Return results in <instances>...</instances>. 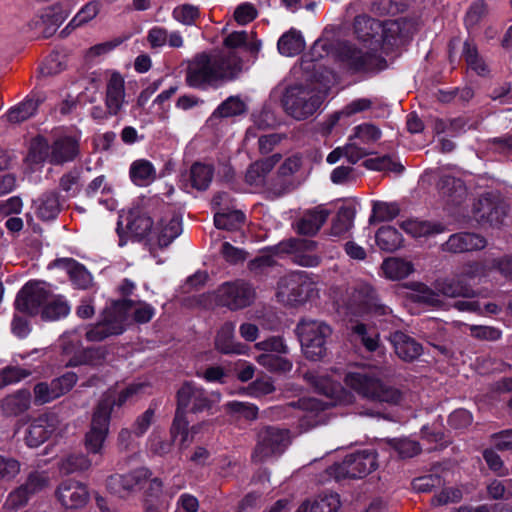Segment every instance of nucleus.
<instances>
[{
  "label": "nucleus",
  "mask_w": 512,
  "mask_h": 512,
  "mask_svg": "<svg viewBox=\"0 0 512 512\" xmlns=\"http://www.w3.org/2000/svg\"><path fill=\"white\" fill-rule=\"evenodd\" d=\"M486 13V4L483 0L473 2L464 17V26L468 33L472 32L481 22Z\"/></svg>",
  "instance_id": "nucleus-57"
},
{
  "label": "nucleus",
  "mask_w": 512,
  "mask_h": 512,
  "mask_svg": "<svg viewBox=\"0 0 512 512\" xmlns=\"http://www.w3.org/2000/svg\"><path fill=\"white\" fill-rule=\"evenodd\" d=\"M340 506V497L337 493H325L313 501L309 512H337Z\"/></svg>",
  "instance_id": "nucleus-55"
},
{
  "label": "nucleus",
  "mask_w": 512,
  "mask_h": 512,
  "mask_svg": "<svg viewBox=\"0 0 512 512\" xmlns=\"http://www.w3.org/2000/svg\"><path fill=\"white\" fill-rule=\"evenodd\" d=\"M329 217V211L320 207L304 213L296 222V232L299 235L314 236L318 233Z\"/></svg>",
  "instance_id": "nucleus-29"
},
{
  "label": "nucleus",
  "mask_w": 512,
  "mask_h": 512,
  "mask_svg": "<svg viewBox=\"0 0 512 512\" xmlns=\"http://www.w3.org/2000/svg\"><path fill=\"white\" fill-rule=\"evenodd\" d=\"M36 215L42 221H51L58 217L61 211L60 196L57 191L43 193L34 201Z\"/></svg>",
  "instance_id": "nucleus-32"
},
{
  "label": "nucleus",
  "mask_w": 512,
  "mask_h": 512,
  "mask_svg": "<svg viewBox=\"0 0 512 512\" xmlns=\"http://www.w3.org/2000/svg\"><path fill=\"white\" fill-rule=\"evenodd\" d=\"M153 219L139 210H132L127 216L126 228L132 241L141 242L148 238L153 230Z\"/></svg>",
  "instance_id": "nucleus-28"
},
{
  "label": "nucleus",
  "mask_w": 512,
  "mask_h": 512,
  "mask_svg": "<svg viewBox=\"0 0 512 512\" xmlns=\"http://www.w3.org/2000/svg\"><path fill=\"white\" fill-rule=\"evenodd\" d=\"M487 240L480 234L473 232H458L451 234L446 242L441 245L444 252L454 254L482 250L486 247Z\"/></svg>",
  "instance_id": "nucleus-18"
},
{
  "label": "nucleus",
  "mask_w": 512,
  "mask_h": 512,
  "mask_svg": "<svg viewBox=\"0 0 512 512\" xmlns=\"http://www.w3.org/2000/svg\"><path fill=\"white\" fill-rule=\"evenodd\" d=\"M46 100V95L43 91L32 90L23 101L11 107L6 117L8 122L13 124L22 123L33 117L39 106Z\"/></svg>",
  "instance_id": "nucleus-20"
},
{
  "label": "nucleus",
  "mask_w": 512,
  "mask_h": 512,
  "mask_svg": "<svg viewBox=\"0 0 512 512\" xmlns=\"http://www.w3.org/2000/svg\"><path fill=\"white\" fill-rule=\"evenodd\" d=\"M189 421L187 414L176 408L174 419L170 428V434L173 442L179 440V445L183 446L188 438Z\"/></svg>",
  "instance_id": "nucleus-51"
},
{
  "label": "nucleus",
  "mask_w": 512,
  "mask_h": 512,
  "mask_svg": "<svg viewBox=\"0 0 512 512\" xmlns=\"http://www.w3.org/2000/svg\"><path fill=\"white\" fill-rule=\"evenodd\" d=\"M355 292L365 313L374 317H385L392 313L391 308L381 302L377 290L372 285L360 284Z\"/></svg>",
  "instance_id": "nucleus-22"
},
{
  "label": "nucleus",
  "mask_w": 512,
  "mask_h": 512,
  "mask_svg": "<svg viewBox=\"0 0 512 512\" xmlns=\"http://www.w3.org/2000/svg\"><path fill=\"white\" fill-rule=\"evenodd\" d=\"M51 144L43 136L35 137L30 145L29 156L34 162L40 163L48 160L50 163Z\"/></svg>",
  "instance_id": "nucleus-60"
},
{
  "label": "nucleus",
  "mask_w": 512,
  "mask_h": 512,
  "mask_svg": "<svg viewBox=\"0 0 512 512\" xmlns=\"http://www.w3.org/2000/svg\"><path fill=\"white\" fill-rule=\"evenodd\" d=\"M80 178L81 169L76 167L61 176L59 187L66 193L67 197L74 198L79 194L81 190Z\"/></svg>",
  "instance_id": "nucleus-52"
},
{
  "label": "nucleus",
  "mask_w": 512,
  "mask_h": 512,
  "mask_svg": "<svg viewBox=\"0 0 512 512\" xmlns=\"http://www.w3.org/2000/svg\"><path fill=\"white\" fill-rule=\"evenodd\" d=\"M393 23L382 22L367 14L357 15L353 20V33L358 41L383 48L396 42Z\"/></svg>",
  "instance_id": "nucleus-7"
},
{
  "label": "nucleus",
  "mask_w": 512,
  "mask_h": 512,
  "mask_svg": "<svg viewBox=\"0 0 512 512\" xmlns=\"http://www.w3.org/2000/svg\"><path fill=\"white\" fill-rule=\"evenodd\" d=\"M382 269L385 276L391 280H402L414 271L412 263L401 258L385 259Z\"/></svg>",
  "instance_id": "nucleus-42"
},
{
  "label": "nucleus",
  "mask_w": 512,
  "mask_h": 512,
  "mask_svg": "<svg viewBox=\"0 0 512 512\" xmlns=\"http://www.w3.org/2000/svg\"><path fill=\"white\" fill-rule=\"evenodd\" d=\"M71 311V306L65 296L53 294L49 296V300L45 303L40 314V318L44 322L58 321L66 318Z\"/></svg>",
  "instance_id": "nucleus-34"
},
{
  "label": "nucleus",
  "mask_w": 512,
  "mask_h": 512,
  "mask_svg": "<svg viewBox=\"0 0 512 512\" xmlns=\"http://www.w3.org/2000/svg\"><path fill=\"white\" fill-rule=\"evenodd\" d=\"M214 166L202 162H194L186 174L192 188L205 191L209 188L214 177ZM185 177V175H182Z\"/></svg>",
  "instance_id": "nucleus-33"
},
{
  "label": "nucleus",
  "mask_w": 512,
  "mask_h": 512,
  "mask_svg": "<svg viewBox=\"0 0 512 512\" xmlns=\"http://www.w3.org/2000/svg\"><path fill=\"white\" fill-rule=\"evenodd\" d=\"M31 406V393L28 389L22 388L5 396L0 401V409L5 417H17Z\"/></svg>",
  "instance_id": "nucleus-27"
},
{
  "label": "nucleus",
  "mask_w": 512,
  "mask_h": 512,
  "mask_svg": "<svg viewBox=\"0 0 512 512\" xmlns=\"http://www.w3.org/2000/svg\"><path fill=\"white\" fill-rule=\"evenodd\" d=\"M257 361L271 372L286 373L293 367L290 360L278 354L264 353L258 356Z\"/></svg>",
  "instance_id": "nucleus-50"
},
{
  "label": "nucleus",
  "mask_w": 512,
  "mask_h": 512,
  "mask_svg": "<svg viewBox=\"0 0 512 512\" xmlns=\"http://www.w3.org/2000/svg\"><path fill=\"white\" fill-rule=\"evenodd\" d=\"M401 227L415 238H430L448 231L445 223L431 220H407Z\"/></svg>",
  "instance_id": "nucleus-30"
},
{
  "label": "nucleus",
  "mask_w": 512,
  "mask_h": 512,
  "mask_svg": "<svg viewBox=\"0 0 512 512\" xmlns=\"http://www.w3.org/2000/svg\"><path fill=\"white\" fill-rule=\"evenodd\" d=\"M431 325L433 328H436V334H428L426 335L427 342L434 347L441 355L445 357L452 356V350L445 344H442V341L445 340L447 331L442 324L436 321H432Z\"/></svg>",
  "instance_id": "nucleus-58"
},
{
  "label": "nucleus",
  "mask_w": 512,
  "mask_h": 512,
  "mask_svg": "<svg viewBox=\"0 0 512 512\" xmlns=\"http://www.w3.org/2000/svg\"><path fill=\"white\" fill-rule=\"evenodd\" d=\"M242 66V59L233 51L217 56L199 52L187 63L185 84L200 91L216 90L226 81L236 79Z\"/></svg>",
  "instance_id": "nucleus-1"
},
{
  "label": "nucleus",
  "mask_w": 512,
  "mask_h": 512,
  "mask_svg": "<svg viewBox=\"0 0 512 512\" xmlns=\"http://www.w3.org/2000/svg\"><path fill=\"white\" fill-rule=\"evenodd\" d=\"M345 384L360 396L375 402L397 405L402 401V392L373 373L350 372L345 376Z\"/></svg>",
  "instance_id": "nucleus-3"
},
{
  "label": "nucleus",
  "mask_w": 512,
  "mask_h": 512,
  "mask_svg": "<svg viewBox=\"0 0 512 512\" xmlns=\"http://www.w3.org/2000/svg\"><path fill=\"white\" fill-rule=\"evenodd\" d=\"M444 479L438 474H427L415 478L412 481V487L416 492L429 493L435 488H440L444 485Z\"/></svg>",
  "instance_id": "nucleus-62"
},
{
  "label": "nucleus",
  "mask_w": 512,
  "mask_h": 512,
  "mask_svg": "<svg viewBox=\"0 0 512 512\" xmlns=\"http://www.w3.org/2000/svg\"><path fill=\"white\" fill-rule=\"evenodd\" d=\"M129 174L135 185L146 186L155 179L156 170L149 160L139 159L131 164Z\"/></svg>",
  "instance_id": "nucleus-41"
},
{
  "label": "nucleus",
  "mask_w": 512,
  "mask_h": 512,
  "mask_svg": "<svg viewBox=\"0 0 512 512\" xmlns=\"http://www.w3.org/2000/svg\"><path fill=\"white\" fill-rule=\"evenodd\" d=\"M377 246L385 252L392 253L403 244L402 233L393 226H382L375 235Z\"/></svg>",
  "instance_id": "nucleus-38"
},
{
  "label": "nucleus",
  "mask_w": 512,
  "mask_h": 512,
  "mask_svg": "<svg viewBox=\"0 0 512 512\" xmlns=\"http://www.w3.org/2000/svg\"><path fill=\"white\" fill-rule=\"evenodd\" d=\"M34 393V404L35 405H44L50 403L60 396L54 388V384L51 381L47 382H38L35 384L33 388Z\"/></svg>",
  "instance_id": "nucleus-59"
},
{
  "label": "nucleus",
  "mask_w": 512,
  "mask_h": 512,
  "mask_svg": "<svg viewBox=\"0 0 512 512\" xmlns=\"http://www.w3.org/2000/svg\"><path fill=\"white\" fill-rule=\"evenodd\" d=\"M372 106V101L368 98H358L348 103L344 108L331 116V126L335 125L341 116L350 117L354 114L366 111Z\"/></svg>",
  "instance_id": "nucleus-56"
},
{
  "label": "nucleus",
  "mask_w": 512,
  "mask_h": 512,
  "mask_svg": "<svg viewBox=\"0 0 512 512\" xmlns=\"http://www.w3.org/2000/svg\"><path fill=\"white\" fill-rule=\"evenodd\" d=\"M277 48L283 56H296L304 50L305 41L300 31L291 28L279 38Z\"/></svg>",
  "instance_id": "nucleus-36"
},
{
  "label": "nucleus",
  "mask_w": 512,
  "mask_h": 512,
  "mask_svg": "<svg viewBox=\"0 0 512 512\" xmlns=\"http://www.w3.org/2000/svg\"><path fill=\"white\" fill-rule=\"evenodd\" d=\"M29 375L28 370L19 366H6L0 370V389L18 383Z\"/></svg>",
  "instance_id": "nucleus-63"
},
{
  "label": "nucleus",
  "mask_w": 512,
  "mask_h": 512,
  "mask_svg": "<svg viewBox=\"0 0 512 512\" xmlns=\"http://www.w3.org/2000/svg\"><path fill=\"white\" fill-rule=\"evenodd\" d=\"M55 431L54 424L47 417L40 416L34 419L25 433V441L29 447L36 448L47 441Z\"/></svg>",
  "instance_id": "nucleus-31"
},
{
  "label": "nucleus",
  "mask_w": 512,
  "mask_h": 512,
  "mask_svg": "<svg viewBox=\"0 0 512 512\" xmlns=\"http://www.w3.org/2000/svg\"><path fill=\"white\" fill-rule=\"evenodd\" d=\"M30 316L20 312H14L11 321V332L18 339H25L32 331Z\"/></svg>",
  "instance_id": "nucleus-64"
},
{
  "label": "nucleus",
  "mask_w": 512,
  "mask_h": 512,
  "mask_svg": "<svg viewBox=\"0 0 512 512\" xmlns=\"http://www.w3.org/2000/svg\"><path fill=\"white\" fill-rule=\"evenodd\" d=\"M108 354V349L105 346L88 347L85 348L79 355L72 357L67 367H76L82 364L96 365L103 362Z\"/></svg>",
  "instance_id": "nucleus-43"
},
{
  "label": "nucleus",
  "mask_w": 512,
  "mask_h": 512,
  "mask_svg": "<svg viewBox=\"0 0 512 512\" xmlns=\"http://www.w3.org/2000/svg\"><path fill=\"white\" fill-rule=\"evenodd\" d=\"M55 494L66 509L83 508L90 499L87 485L74 479L63 480L58 485Z\"/></svg>",
  "instance_id": "nucleus-14"
},
{
  "label": "nucleus",
  "mask_w": 512,
  "mask_h": 512,
  "mask_svg": "<svg viewBox=\"0 0 512 512\" xmlns=\"http://www.w3.org/2000/svg\"><path fill=\"white\" fill-rule=\"evenodd\" d=\"M80 136L61 134L51 143L50 164L62 166L75 161L80 156Z\"/></svg>",
  "instance_id": "nucleus-15"
},
{
  "label": "nucleus",
  "mask_w": 512,
  "mask_h": 512,
  "mask_svg": "<svg viewBox=\"0 0 512 512\" xmlns=\"http://www.w3.org/2000/svg\"><path fill=\"white\" fill-rule=\"evenodd\" d=\"M123 317L117 316L113 311H104L103 319L86 331L88 341L99 342L109 336H118L125 332Z\"/></svg>",
  "instance_id": "nucleus-19"
},
{
  "label": "nucleus",
  "mask_w": 512,
  "mask_h": 512,
  "mask_svg": "<svg viewBox=\"0 0 512 512\" xmlns=\"http://www.w3.org/2000/svg\"><path fill=\"white\" fill-rule=\"evenodd\" d=\"M390 341L397 356L406 362L416 360L423 353L422 345L403 331L392 333Z\"/></svg>",
  "instance_id": "nucleus-23"
},
{
  "label": "nucleus",
  "mask_w": 512,
  "mask_h": 512,
  "mask_svg": "<svg viewBox=\"0 0 512 512\" xmlns=\"http://www.w3.org/2000/svg\"><path fill=\"white\" fill-rule=\"evenodd\" d=\"M247 111V105L239 96H229L212 113L214 118L239 116Z\"/></svg>",
  "instance_id": "nucleus-47"
},
{
  "label": "nucleus",
  "mask_w": 512,
  "mask_h": 512,
  "mask_svg": "<svg viewBox=\"0 0 512 512\" xmlns=\"http://www.w3.org/2000/svg\"><path fill=\"white\" fill-rule=\"evenodd\" d=\"M91 466V461L84 454H70L63 458L60 464V472L72 474L82 472Z\"/></svg>",
  "instance_id": "nucleus-53"
},
{
  "label": "nucleus",
  "mask_w": 512,
  "mask_h": 512,
  "mask_svg": "<svg viewBox=\"0 0 512 512\" xmlns=\"http://www.w3.org/2000/svg\"><path fill=\"white\" fill-rule=\"evenodd\" d=\"M377 452L375 449H364L347 455L341 463H334L326 469L329 477L339 481L350 478H363L376 470Z\"/></svg>",
  "instance_id": "nucleus-6"
},
{
  "label": "nucleus",
  "mask_w": 512,
  "mask_h": 512,
  "mask_svg": "<svg viewBox=\"0 0 512 512\" xmlns=\"http://www.w3.org/2000/svg\"><path fill=\"white\" fill-rule=\"evenodd\" d=\"M214 225L217 229L235 231L244 225L246 215L241 210H229L216 212L214 214Z\"/></svg>",
  "instance_id": "nucleus-40"
},
{
  "label": "nucleus",
  "mask_w": 512,
  "mask_h": 512,
  "mask_svg": "<svg viewBox=\"0 0 512 512\" xmlns=\"http://www.w3.org/2000/svg\"><path fill=\"white\" fill-rule=\"evenodd\" d=\"M438 189L443 197L453 205H459L466 197V187L464 182L454 176L445 175L438 182Z\"/></svg>",
  "instance_id": "nucleus-35"
},
{
  "label": "nucleus",
  "mask_w": 512,
  "mask_h": 512,
  "mask_svg": "<svg viewBox=\"0 0 512 512\" xmlns=\"http://www.w3.org/2000/svg\"><path fill=\"white\" fill-rule=\"evenodd\" d=\"M111 418L94 407L89 430L85 434V448L89 453L100 454L108 437Z\"/></svg>",
  "instance_id": "nucleus-16"
},
{
  "label": "nucleus",
  "mask_w": 512,
  "mask_h": 512,
  "mask_svg": "<svg viewBox=\"0 0 512 512\" xmlns=\"http://www.w3.org/2000/svg\"><path fill=\"white\" fill-rule=\"evenodd\" d=\"M474 277L475 273L473 266L470 265L468 268H465L459 275L439 283L438 289L441 294L446 297L470 298L474 296V290L468 280H471Z\"/></svg>",
  "instance_id": "nucleus-21"
},
{
  "label": "nucleus",
  "mask_w": 512,
  "mask_h": 512,
  "mask_svg": "<svg viewBox=\"0 0 512 512\" xmlns=\"http://www.w3.org/2000/svg\"><path fill=\"white\" fill-rule=\"evenodd\" d=\"M68 274L72 283L79 289H87L92 281V276L86 267L72 258L65 259Z\"/></svg>",
  "instance_id": "nucleus-49"
},
{
  "label": "nucleus",
  "mask_w": 512,
  "mask_h": 512,
  "mask_svg": "<svg viewBox=\"0 0 512 512\" xmlns=\"http://www.w3.org/2000/svg\"><path fill=\"white\" fill-rule=\"evenodd\" d=\"M322 103V97L303 84L286 87L281 97L284 111L296 120L308 119L320 108Z\"/></svg>",
  "instance_id": "nucleus-5"
},
{
  "label": "nucleus",
  "mask_w": 512,
  "mask_h": 512,
  "mask_svg": "<svg viewBox=\"0 0 512 512\" xmlns=\"http://www.w3.org/2000/svg\"><path fill=\"white\" fill-rule=\"evenodd\" d=\"M140 484L138 472L113 474L106 479L107 491L119 498H127Z\"/></svg>",
  "instance_id": "nucleus-26"
},
{
  "label": "nucleus",
  "mask_w": 512,
  "mask_h": 512,
  "mask_svg": "<svg viewBox=\"0 0 512 512\" xmlns=\"http://www.w3.org/2000/svg\"><path fill=\"white\" fill-rule=\"evenodd\" d=\"M253 295L251 286L244 281L226 282L218 289L219 303L230 310L249 306Z\"/></svg>",
  "instance_id": "nucleus-13"
},
{
  "label": "nucleus",
  "mask_w": 512,
  "mask_h": 512,
  "mask_svg": "<svg viewBox=\"0 0 512 512\" xmlns=\"http://www.w3.org/2000/svg\"><path fill=\"white\" fill-rule=\"evenodd\" d=\"M386 445L392 449L401 459L412 458L421 452V446L418 441L407 437L390 438L385 440Z\"/></svg>",
  "instance_id": "nucleus-46"
},
{
  "label": "nucleus",
  "mask_w": 512,
  "mask_h": 512,
  "mask_svg": "<svg viewBox=\"0 0 512 512\" xmlns=\"http://www.w3.org/2000/svg\"><path fill=\"white\" fill-rule=\"evenodd\" d=\"M124 78L119 72H113L106 85L105 106L111 115H118L125 99Z\"/></svg>",
  "instance_id": "nucleus-25"
},
{
  "label": "nucleus",
  "mask_w": 512,
  "mask_h": 512,
  "mask_svg": "<svg viewBox=\"0 0 512 512\" xmlns=\"http://www.w3.org/2000/svg\"><path fill=\"white\" fill-rule=\"evenodd\" d=\"M142 388L141 384H130L119 393H105L97 402L95 408L111 418L115 407H122L126 402L136 395Z\"/></svg>",
  "instance_id": "nucleus-24"
},
{
  "label": "nucleus",
  "mask_w": 512,
  "mask_h": 512,
  "mask_svg": "<svg viewBox=\"0 0 512 512\" xmlns=\"http://www.w3.org/2000/svg\"><path fill=\"white\" fill-rule=\"evenodd\" d=\"M355 209L350 206H342L332 220L331 235L340 237L346 234L353 226Z\"/></svg>",
  "instance_id": "nucleus-44"
},
{
  "label": "nucleus",
  "mask_w": 512,
  "mask_h": 512,
  "mask_svg": "<svg viewBox=\"0 0 512 512\" xmlns=\"http://www.w3.org/2000/svg\"><path fill=\"white\" fill-rule=\"evenodd\" d=\"M381 48L370 46L359 47L350 41L340 42L335 50V59L339 66L350 75H374L388 66L385 57L379 53Z\"/></svg>",
  "instance_id": "nucleus-2"
},
{
  "label": "nucleus",
  "mask_w": 512,
  "mask_h": 512,
  "mask_svg": "<svg viewBox=\"0 0 512 512\" xmlns=\"http://www.w3.org/2000/svg\"><path fill=\"white\" fill-rule=\"evenodd\" d=\"M414 292L413 301L415 303L429 307H440L443 303L440 299V295L423 283L416 284Z\"/></svg>",
  "instance_id": "nucleus-54"
},
{
  "label": "nucleus",
  "mask_w": 512,
  "mask_h": 512,
  "mask_svg": "<svg viewBox=\"0 0 512 512\" xmlns=\"http://www.w3.org/2000/svg\"><path fill=\"white\" fill-rule=\"evenodd\" d=\"M172 14L178 22L186 26H192L196 24L197 19L200 17V10L195 5L182 4L177 6Z\"/></svg>",
  "instance_id": "nucleus-61"
},
{
  "label": "nucleus",
  "mask_w": 512,
  "mask_h": 512,
  "mask_svg": "<svg viewBox=\"0 0 512 512\" xmlns=\"http://www.w3.org/2000/svg\"><path fill=\"white\" fill-rule=\"evenodd\" d=\"M313 283L308 281L302 273L289 276L283 281L279 295L285 296L292 306L304 304L313 294Z\"/></svg>",
  "instance_id": "nucleus-17"
},
{
  "label": "nucleus",
  "mask_w": 512,
  "mask_h": 512,
  "mask_svg": "<svg viewBox=\"0 0 512 512\" xmlns=\"http://www.w3.org/2000/svg\"><path fill=\"white\" fill-rule=\"evenodd\" d=\"M157 230L159 247H168L182 233V220L179 216L175 215L168 221L161 219L158 223Z\"/></svg>",
  "instance_id": "nucleus-37"
},
{
  "label": "nucleus",
  "mask_w": 512,
  "mask_h": 512,
  "mask_svg": "<svg viewBox=\"0 0 512 512\" xmlns=\"http://www.w3.org/2000/svg\"><path fill=\"white\" fill-rule=\"evenodd\" d=\"M288 440V430L275 426H265L257 434V443L252 460L264 462L274 455L284 452Z\"/></svg>",
  "instance_id": "nucleus-10"
},
{
  "label": "nucleus",
  "mask_w": 512,
  "mask_h": 512,
  "mask_svg": "<svg viewBox=\"0 0 512 512\" xmlns=\"http://www.w3.org/2000/svg\"><path fill=\"white\" fill-rule=\"evenodd\" d=\"M362 166L372 171H385L401 174L404 171V166L393 159L389 154L367 158L362 162Z\"/></svg>",
  "instance_id": "nucleus-45"
},
{
  "label": "nucleus",
  "mask_w": 512,
  "mask_h": 512,
  "mask_svg": "<svg viewBox=\"0 0 512 512\" xmlns=\"http://www.w3.org/2000/svg\"><path fill=\"white\" fill-rule=\"evenodd\" d=\"M215 348L222 354H243L244 346L234 342L233 327L225 324L215 337Z\"/></svg>",
  "instance_id": "nucleus-39"
},
{
  "label": "nucleus",
  "mask_w": 512,
  "mask_h": 512,
  "mask_svg": "<svg viewBox=\"0 0 512 512\" xmlns=\"http://www.w3.org/2000/svg\"><path fill=\"white\" fill-rule=\"evenodd\" d=\"M305 357L311 361L323 359L327 352V339L332 335V328L323 321L302 319L296 326Z\"/></svg>",
  "instance_id": "nucleus-4"
},
{
  "label": "nucleus",
  "mask_w": 512,
  "mask_h": 512,
  "mask_svg": "<svg viewBox=\"0 0 512 512\" xmlns=\"http://www.w3.org/2000/svg\"><path fill=\"white\" fill-rule=\"evenodd\" d=\"M215 401L209 392L200 384L184 381L176 392V408L186 414H213Z\"/></svg>",
  "instance_id": "nucleus-8"
},
{
  "label": "nucleus",
  "mask_w": 512,
  "mask_h": 512,
  "mask_svg": "<svg viewBox=\"0 0 512 512\" xmlns=\"http://www.w3.org/2000/svg\"><path fill=\"white\" fill-rule=\"evenodd\" d=\"M49 296L51 290L44 281L29 280L17 292L13 303L14 310L30 317L40 316Z\"/></svg>",
  "instance_id": "nucleus-9"
},
{
  "label": "nucleus",
  "mask_w": 512,
  "mask_h": 512,
  "mask_svg": "<svg viewBox=\"0 0 512 512\" xmlns=\"http://www.w3.org/2000/svg\"><path fill=\"white\" fill-rule=\"evenodd\" d=\"M400 214V207L397 203L374 201L369 223L388 222L394 220Z\"/></svg>",
  "instance_id": "nucleus-48"
},
{
  "label": "nucleus",
  "mask_w": 512,
  "mask_h": 512,
  "mask_svg": "<svg viewBox=\"0 0 512 512\" xmlns=\"http://www.w3.org/2000/svg\"><path fill=\"white\" fill-rule=\"evenodd\" d=\"M303 246L306 248H314L316 243L314 241H303L296 238H289L287 240L280 241L276 245L268 246L264 249V252H269V254H263L250 260L248 264L249 269L256 271L265 267H272L275 265L274 256L297 252Z\"/></svg>",
  "instance_id": "nucleus-12"
},
{
  "label": "nucleus",
  "mask_w": 512,
  "mask_h": 512,
  "mask_svg": "<svg viewBox=\"0 0 512 512\" xmlns=\"http://www.w3.org/2000/svg\"><path fill=\"white\" fill-rule=\"evenodd\" d=\"M508 213V205L492 193L482 195L473 207V216L481 224L499 227Z\"/></svg>",
  "instance_id": "nucleus-11"
}]
</instances>
